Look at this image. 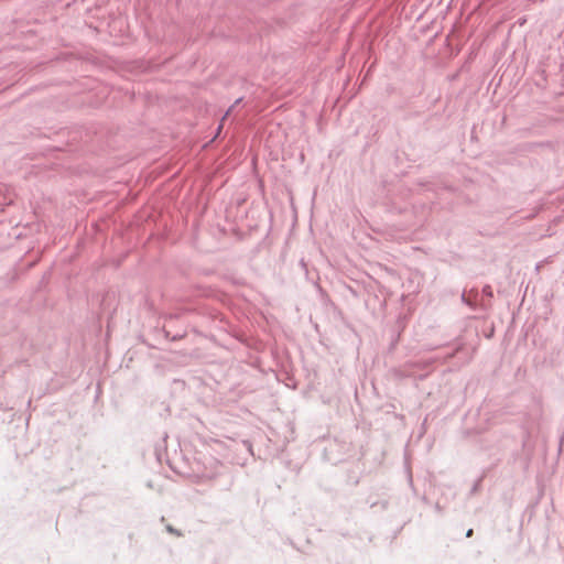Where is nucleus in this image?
Here are the masks:
<instances>
[{
    "instance_id": "f257e3e1",
    "label": "nucleus",
    "mask_w": 564,
    "mask_h": 564,
    "mask_svg": "<svg viewBox=\"0 0 564 564\" xmlns=\"http://www.w3.org/2000/svg\"><path fill=\"white\" fill-rule=\"evenodd\" d=\"M471 535H473V529H469V530L467 531V533H466V536H467V538H470Z\"/></svg>"
}]
</instances>
